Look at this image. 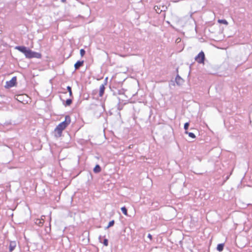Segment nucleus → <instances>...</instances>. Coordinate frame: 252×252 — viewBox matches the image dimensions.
I'll return each mask as SVG.
<instances>
[{
  "label": "nucleus",
  "instance_id": "f257e3e1",
  "mask_svg": "<svg viewBox=\"0 0 252 252\" xmlns=\"http://www.w3.org/2000/svg\"><path fill=\"white\" fill-rule=\"evenodd\" d=\"M15 49L24 53L27 58H35L40 59L41 57L40 53L32 51L25 46H16Z\"/></svg>",
  "mask_w": 252,
  "mask_h": 252
},
{
  "label": "nucleus",
  "instance_id": "f03ea898",
  "mask_svg": "<svg viewBox=\"0 0 252 252\" xmlns=\"http://www.w3.org/2000/svg\"><path fill=\"white\" fill-rule=\"evenodd\" d=\"M70 119L68 116H66L65 118V120L60 123L55 128V135L57 137H60L62 135V131L66 127L70 124Z\"/></svg>",
  "mask_w": 252,
  "mask_h": 252
},
{
  "label": "nucleus",
  "instance_id": "7ed1b4c3",
  "mask_svg": "<svg viewBox=\"0 0 252 252\" xmlns=\"http://www.w3.org/2000/svg\"><path fill=\"white\" fill-rule=\"evenodd\" d=\"M16 99L23 104L28 103L29 98L26 94H21L17 95Z\"/></svg>",
  "mask_w": 252,
  "mask_h": 252
},
{
  "label": "nucleus",
  "instance_id": "20e7f679",
  "mask_svg": "<svg viewBox=\"0 0 252 252\" xmlns=\"http://www.w3.org/2000/svg\"><path fill=\"white\" fill-rule=\"evenodd\" d=\"M205 55L203 51L200 52L195 58V60L199 63L204 64Z\"/></svg>",
  "mask_w": 252,
  "mask_h": 252
},
{
  "label": "nucleus",
  "instance_id": "39448f33",
  "mask_svg": "<svg viewBox=\"0 0 252 252\" xmlns=\"http://www.w3.org/2000/svg\"><path fill=\"white\" fill-rule=\"evenodd\" d=\"M16 77H13L10 81L6 82L5 88H10L14 86L16 84Z\"/></svg>",
  "mask_w": 252,
  "mask_h": 252
},
{
  "label": "nucleus",
  "instance_id": "423d86ee",
  "mask_svg": "<svg viewBox=\"0 0 252 252\" xmlns=\"http://www.w3.org/2000/svg\"><path fill=\"white\" fill-rule=\"evenodd\" d=\"M167 7L166 6H162L161 8H160V6H155L154 7V9L158 13H160L161 11H164L167 9Z\"/></svg>",
  "mask_w": 252,
  "mask_h": 252
},
{
  "label": "nucleus",
  "instance_id": "0eeeda50",
  "mask_svg": "<svg viewBox=\"0 0 252 252\" xmlns=\"http://www.w3.org/2000/svg\"><path fill=\"white\" fill-rule=\"evenodd\" d=\"M44 218L45 216H42L41 218V219H37L35 220V223L38 226H42L44 222Z\"/></svg>",
  "mask_w": 252,
  "mask_h": 252
},
{
  "label": "nucleus",
  "instance_id": "6e6552de",
  "mask_svg": "<svg viewBox=\"0 0 252 252\" xmlns=\"http://www.w3.org/2000/svg\"><path fill=\"white\" fill-rule=\"evenodd\" d=\"M175 81L176 84L179 86L183 85L184 82V80L179 75L176 76Z\"/></svg>",
  "mask_w": 252,
  "mask_h": 252
},
{
  "label": "nucleus",
  "instance_id": "1a4fd4ad",
  "mask_svg": "<svg viewBox=\"0 0 252 252\" xmlns=\"http://www.w3.org/2000/svg\"><path fill=\"white\" fill-rule=\"evenodd\" d=\"M16 246V243L15 241L11 242L10 243L9 248V251L10 252L13 251L15 249Z\"/></svg>",
  "mask_w": 252,
  "mask_h": 252
},
{
  "label": "nucleus",
  "instance_id": "9d476101",
  "mask_svg": "<svg viewBox=\"0 0 252 252\" xmlns=\"http://www.w3.org/2000/svg\"><path fill=\"white\" fill-rule=\"evenodd\" d=\"M83 61H78L75 64L74 67L76 69L79 68L80 66H81L83 64Z\"/></svg>",
  "mask_w": 252,
  "mask_h": 252
},
{
  "label": "nucleus",
  "instance_id": "9b49d317",
  "mask_svg": "<svg viewBox=\"0 0 252 252\" xmlns=\"http://www.w3.org/2000/svg\"><path fill=\"white\" fill-rule=\"evenodd\" d=\"M105 87L103 85H101L99 88V96H101L103 94Z\"/></svg>",
  "mask_w": 252,
  "mask_h": 252
},
{
  "label": "nucleus",
  "instance_id": "f8f14e48",
  "mask_svg": "<svg viewBox=\"0 0 252 252\" xmlns=\"http://www.w3.org/2000/svg\"><path fill=\"white\" fill-rule=\"evenodd\" d=\"M101 171V168L99 165H96L94 168V173H99Z\"/></svg>",
  "mask_w": 252,
  "mask_h": 252
},
{
  "label": "nucleus",
  "instance_id": "ddd939ff",
  "mask_svg": "<svg viewBox=\"0 0 252 252\" xmlns=\"http://www.w3.org/2000/svg\"><path fill=\"white\" fill-rule=\"evenodd\" d=\"M223 247L224 245L223 244H220L217 246V250L221 252L223 250Z\"/></svg>",
  "mask_w": 252,
  "mask_h": 252
},
{
  "label": "nucleus",
  "instance_id": "4468645a",
  "mask_svg": "<svg viewBox=\"0 0 252 252\" xmlns=\"http://www.w3.org/2000/svg\"><path fill=\"white\" fill-rule=\"evenodd\" d=\"M185 133L188 134L189 136L192 138H195V135H194V133H193L192 132H189L188 131H185Z\"/></svg>",
  "mask_w": 252,
  "mask_h": 252
},
{
  "label": "nucleus",
  "instance_id": "2eb2a0df",
  "mask_svg": "<svg viewBox=\"0 0 252 252\" xmlns=\"http://www.w3.org/2000/svg\"><path fill=\"white\" fill-rule=\"evenodd\" d=\"M121 210L124 215L127 216V209L125 207H122Z\"/></svg>",
  "mask_w": 252,
  "mask_h": 252
},
{
  "label": "nucleus",
  "instance_id": "dca6fc26",
  "mask_svg": "<svg viewBox=\"0 0 252 252\" xmlns=\"http://www.w3.org/2000/svg\"><path fill=\"white\" fill-rule=\"evenodd\" d=\"M218 22L220 24H223L226 25H228V22L225 20H219Z\"/></svg>",
  "mask_w": 252,
  "mask_h": 252
},
{
  "label": "nucleus",
  "instance_id": "f3484780",
  "mask_svg": "<svg viewBox=\"0 0 252 252\" xmlns=\"http://www.w3.org/2000/svg\"><path fill=\"white\" fill-rule=\"evenodd\" d=\"M114 220H113L110 221L109 222L108 226L106 227V228H108L114 225Z\"/></svg>",
  "mask_w": 252,
  "mask_h": 252
},
{
  "label": "nucleus",
  "instance_id": "a211bd4d",
  "mask_svg": "<svg viewBox=\"0 0 252 252\" xmlns=\"http://www.w3.org/2000/svg\"><path fill=\"white\" fill-rule=\"evenodd\" d=\"M66 105L69 106L72 103V100L70 99H68L66 100Z\"/></svg>",
  "mask_w": 252,
  "mask_h": 252
},
{
  "label": "nucleus",
  "instance_id": "6ab92c4d",
  "mask_svg": "<svg viewBox=\"0 0 252 252\" xmlns=\"http://www.w3.org/2000/svg\"><path fill=\"white\" fill-rule=\"evenodd\" d=\"M67 91H68L69 93V95L71 96H72V92H71V88L69 86H68L67 87Z\"/></svg>",
  "mask_w": 252,
  "mask_h": 252
},
{
  "label": "nucleus",
  "instance_id": "aec40b11",
  "mask_svg": "<svg viewBox=\"0 0 252 252\" xmlns=\"http://www.w3.org/2000/svg\"><path fill=\"white\" fill-rule=\"evenodd\" d=\"M189 126V123H186L185 124V125H184V128L186 130V131H187V130L188 129Z\"/></svg>",
  "mask_w": 252,
  "mask_h": 252
},
{
  "label": "nucleus",
  "instance_id": "412c9836",
  "mask_svg": "<svg viewBox=\"0 0 252 252\" xmlns=\"http://www.w3.org/2000/svg\"><path fill=\"white\" fill-rule=\"evenodd\" d=\"M80 52L81 57H83L85 55V51L84 49H82L80 50Z\"/></svg>",
  "mask_w": 252,
  "mask_h": 252
},
{
  "label": "nucleus",
  "instance_id": "4be33fe9",
  "mask_svg": "<svg viewBox=\"0 0 252 252\" xmlns=\"http://www.w3.org/2000/svg\"><path fill=\"white\" fill-rule=\"evenodd\" d=\"M103 244L105 246H107L108 245V240L105 239L104 240V241H103Z\"/></svg>",
  "mask_w": 252,
  "mask_h": 252
},
{
  "label": "nucleus",
  "instance_id": "5701e85b",
  "mask_svg": "<svg viewBox=\"0 0 252 252\" xmlns=\"http://www.w3.org/2000/svg\"><path fill=\"white\" fill-rule=\"evenodd\" d=\"M148 237L150 239V240L152 239V236L150 234L148 235Z\"/></svg>",
  "mask_w": 252,
  "mask_h": 252
},
{
  "label": "nucleus",
  "instance_id": "b1692460",
  "mask_svg": "<svg viewBox=\"0 0 252 252\" xmlns=\"http://www.w3.org/2000/svg\"><path fill=\"white\" fill-rule=\"evenodd\" d=\"M179 41H180V39H179H179H177L176 40V42H179Z\"/></svg>",
  "mask_w": 252,
  "mask_h": 252
},
{
  "label": "nucleus",
  "instance_id": "393cba45",
  "mask_svg": "<svg viewBox=\"0 0 252 252\" xmlns=\"http://www.w3.org/2000/svg\"><path fill=\"white\" fill-rule=\"evenodd\" d=\"M66 0H61V1L63 2H65Z\"/></svg>",
  "mask_w": 252,
  "mask_h": 252
},
{
  "label": "nucleus",
  "instance_id": "a878e982",
  "mask_svg": "<svg viewBox=\"0 0 252 252\" xmlns=\"http://www.w3.org/2000/svg\"><path fill=\"white\" fill-rule=\"evenodd\" d=\"M51 216H50V221H51Z\"/></svg>",
  "mask_w": 252,
  "mask_h": 252
}]
</instances>
